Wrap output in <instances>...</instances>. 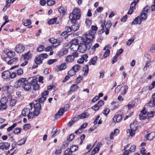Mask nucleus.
Returning <instances> with one entry per match:
<instances>
[{
  "label": "nucleus",
  "instance_id": "37998d69",
  "mask_svg": "<svg viewBox=\"0 0 155 155\" xmlns=\"http://www.w3.org/2000/svg\"><path fill=\"white\" fill-rule=\"evenodd\" d=\"M76 72L72 68L68 72V75L71 77L74 76Z\"/></svg>",
  "mask_w": 155,
  "mask_h": 155
},
{
  "label": "nucleus",
  "instance_id": "1a4fd4ad",
  "mask_svg": "<svg viewBox=\"0 0 155 155\" xmlns=\"http://www.w3.org/2000/svg\"><path fill=\"white\" fill-rule=\"evenodd\" d=\"M147 111L145 108H143V110L141 111V114L139 115V118L140 120H144L147 118Z\"/></svg>",
  "mask_w": 155,
  "mask_h": 155
},
{
  "label": "nucleus",
  "instance_id": "423d86ee",
  "mask_svg": "<svg viewBox=\"0 0 155 155\" xmlns=\"http://www.w3.org/2000/svg\"><path fill=\"white\" fill-rule=\"evenodd\" d=\"M26 78H21L18 79L14 83V86L16 88H18L24 85L25 83L26 82Z\"/></svg>",
  "mask_w": 155,
  "mask_h": 155
},
{
  "label": "nucleus",
  "instance_id": "c03bdc74",
  "mask_svg": "<svg viewBox=\"0 0 155 155\" xmlns=\"http://www.w3.org/2000/svg\"><path fill=\"white\" fill-rule=\"evenodd\" d=\"M8 102V100L5 97H2L0 100L1 104H6Z\"/></svg>",
  "mask_w": 155,
  "mask_h": 155
},
{
  "label": "nucleus",
  "instance_id": "09e8293b",
  "mask_svg": "<svg viewBox=\"0 0 155 155\" xmlns=\"http://www.w3.org/2000/svg\"><path fill=\"white\" fill-rule=\"evenodd\" d=\"M69 142L67 140L63 142L62 146V147L64 148L67 147L68 146Z\"/></svg>",
  "mask_w": 155,
  "mask_h": 155
},
{
  "label": "nucleus",
  "instance_id": "f3484780",
  "mask_svg": "<svg viewBox=\"0 0 155 155\" xmlns=\"http://www.w3.org/2000/svg\"><path fill=\"white\" fill-rule=\"evenodd\" d=\"M27 80L31 85L38 84V80L35 77L29 78Z\"/></svg>",
  "mask_w": 155,
  "mask_h": 155
},
{
  "label": "nucleus",
  "instance_id": "a211bd4d",
  "mask_svg": "<svg viewBox=\"0 0 155 155\" xmlns=\"http://www.w3.org/2000/svg\"><path fill=\"white\" fill-rule=\"evenodd\" d=\"M2 78L4 79H7L10 78V72L8 71H4L2 74Z\"/></svg>",
  "mask_w": 155,
  "mask_h": 155
},
{
  "label": "nucleus",
  "instance_id": "2f4dec72",
  "mask_svg": "<svg viewBox=\"0 0 155 155\" xmlns=\"http://www.w3.org/2000/svg\"><path fill=\"white\" fill-rule=\"evenodd\" d=\"M15 52L12 51H8L7 54V56L9 58H12L15 55Z\"/></svg>",
  "mask_w": 155,
  "mask_h": 155
},
{
  "label": "nucleus",
  "instance_id": "5701e85b",
  "mask_svg": "<svg viewBox=\"0 0 155 155\" xmlns=\"http://www.w3.org/2000/svg\"><path fill=\"white\" fill-rule=\"evenodd\" d=\"M23 58L25 61H27L32 56V54L29 52L25 53L24 55H22Z\"/></svg>",
  "mask_w": 155,
  "mask_h": 155
},
{
  "label": "nucleus",
  "instance_id": "13d9d810",
  "mask_svg": "<svg viewBox=\"0 0 155 155\" xmlns=\"http://www.w3.org/2000/svg\"><path fill=\"white\" fill-rule=\"evenodd\" d=\"M57 61V59H50L48 61L47 63L49 65H51L55 62Z\"/></svg>",
  "mask_w": 155,
  "mask_h": 155
},
{
  "label": "nucleus",
  "instance_id": "ddd939ff",
  "mask_svg": "<svg viewBox=\"0 0 155 155\" xmlns=\"http://www.w3.org/2000/svg\"><path fill=\"white\" fill-rule=\"evenodd\" d=\"M88 58L87 55L85 54L81 56V58H80L77 61L78 62L79 64H82L84 61H87V59Z\"/></svg>",
  "mask_w": 155,
  "mask_h": 155
},
{
  "label": "nucleus",
  "instance_id": "f257e3e1",
  "mask_svg": "<svg viewBox=\"0 0 155 155\" xmlns=\"http://www.w3.org/2000/svg\"><path fill=\"white\" fill-rule=\"evenodd\" d=\"M40 108L39 103H30L27 107L22 110L21 115L24 117L27 116L28 119H32L35 116H37L40 114Z\"/></svg>",
  "mask_w": 155,
  "mask_h": 155
},
{
  "label": "nucleus",
  "instance_id": "f704fd0d",
  "mask_svg": "<svg viewBox=\"0 0 155 155\" xmlns=\"http://www.w3.org/2000/svg\"><path fill=\"white\" fill-rule=\"evenodd\" d=\"M66 61L68 62H71L74 60V57L71 55H69L66 58Z\"/></svg>",
  "mask_w": 155,
  "mask_h": 155
},
{
  "label": "nucleus",
  "instance_id": "412c9836",
  "mask_svg": "<svg viewBox=\"0 0 155 155\" xmlns=\"http://www.w3.org/2000/svg\"><path fill=\"white\" fill-rule=\"evenodd\" d=\"M76 22L75 23H72L73 24L72 26V30L73 32H74L78 30L79 28V24L76 23Z\"/></svg>",
  "mask_w": 155,
  "mask_h": 155
},
{
  "label": "nucleus",
  "instance_id": "9b49d317",
  "mask_svg": "<svg viewBox=\"0 0 155 155\" xmlns=\"http://www.w3.org/2000/svg\"><path fill=\"white\" fill-rule=\"evenodd\" d=\"M155 86V81H153L152 82L151 85L145 87H144L142 89V91H150Z\"/></svg>",
  "mask_w": 155,
  "mask_h": 155
},
{
  "label": "nucleus",
  "instance_id": "6ab92c4d",
  "mask_svg": "<svg viewBox=\"0 0 155 155\" xmlns=\"http://www.w3.org/2000/svg\"><path fill=\"white\" fill-rule=\"evenodd\" d=\"M155 136V132H153L147 134L145 137L147 140H151L153 139Z\"/></svg>",
  "mask_w": 155,
  "mask_h": 155
},
{
  "label": "nucleus",
  "instance_id": "a878e982",
  "mask_svg": "<svg viewBox=\"0 0 155 155\" xmlns=\"http://www.w3.org/2000/svg\"><path fill=\"white\" fill-rule=\"evenodd\" d=\"M50 42L52 44H57V45H59L60 44V42L59 41H58L56 39L54 38H51L49 39Z\"/></svg>",
  "mask_w": 155,
  "mask_h": 155
},
{
  "label": "nucleus",
  "instance_id": "a19ab883",
  "mask_svg": "<svg viewBox=\"0 0 155 155\" xmlns=\"http://www.w3.org/2000/svg\"><path fill=\"white\" fill-rule=\"evenodd\" d=\"M61 147H58L56 150L55 154L56 155H60L61 153Z\"/></svg>",
  "mask_w": 155,
  "mask_h": 155
},
{
  "label": "nucleus",
  "instance_id": "b1692460",
  "mask_svg": "<svg viewBox=\"0 0 155 155\" xmlns=\"http://www.w3.org/2000/svg\"><path fill=\"white\" fill-rule=\"evenodd\" d=\"M57 19V18H54L50 19L48 21V24L49 25H53L54 24H58L59 22H57L56 20Z\"/></svg>",
  "mask_w": 155,
  "mask_h": 155
},
{
  "label": "nucleus",
  "instance_id": "bf43d9fd",
  "mask_svg": "<svg viewBox=\"0 0 155 155\" xmlns=\"http://www.w3.org/2000/svg\"><path fill=\"white\" fill-rule=\"evenodd\" d=\"M23 73V70L21 68H19L17 71V74L18 75H22Z\"/></svg>",
  "mask_w": 155,
  "mask_h": 155
},
{
  "label": "nucleus",
  "instance_id": "680f3d73",
  "mask_svg": "<svg viewBox=\"0 0 155 155\" xmlns=\"http://www.w3.org/2000/svg\"><path fill=\"white\" fill-rule=\"evenodd\" d=\"M65 30L67 33L72 31V27L71 28L70 26H66L65 28Z\"/></svg>",
  "mask_w": 155,
  "mask_h": 155
},
{
  "label": "nucleus",
  "instance_id": "49530a36",
  "mask_svg": "<svg viewBox=\"0 0 155 155\" xmlns=\"http://www.w3.org/2000/svg\"><path fill=\"white\" fill-rule=\"evenodd\" d=\"M72 152L71 151V149L69 148L66 149L64 152V155H71L72 154Z\"/></svg>",
  "mask_w": 155,
  "mask_h": 155
},
{
  "label": "nucleus",
  "instance_id": "393cba45",
  "mask_svg": "<svg viewBox=\"0 0 155 155\" xmlns=\"http://www.w3.org/2000/svg\"><path fill=\"white\" fill-rule=\"evenodd\" d=\"M89 115V114L88 112H84L78 115V116L80 119H84L88 117Z\"/></svg>",
  "mask_w": 155,
  "mask_h": 155
},
{
  "label": "nucleus",
  "instance_id": "39448f33",
  "mask_svg": "<svg viewBox=\"0 0 155 155\" xmlns=\"http://www.w3.org/2000/svg\"><path fill=\"white\" fill-rule=\"evenodd\" d=\"M69 48L73 51H77L78 49V40L77 39H73L69 43Z\"/></svg>",
  "mask_w": 155,
  "mask_h": 155
},
{
  "label": "nucleus",
  "instance_id": "4468645a",
  "mask_svg": "<svg viewBox=\"0 0 155 155\" xmlns=\"http://www.w3.org/2000/svg\"><path fill=\"white\" fill-rule=\"evenodd\" d=\"M23 88L25 91H28L31 88V85L29 83L28 80L26 81V82L25 83L24 85H23Z\"/></svg>",
  "mask_w": 155,
  "mask_h": 155
},
{
  "label": "nucleus",
  "instance_id": "aec40b11",
  "mask_svg": "<svg viewBox=\"0 0 155 155\" xmlns=\"http://www.w3.org/2000/svg\"><path fill=\"white\" fill-rule=\"evenodd\" d=\"M97 57L95 56L92 58L90 60L89 62V65H95L97 63Z\"/></svg>",
  "mask_w": 155,
  "mask_h": 155
},
{
  "label": "nucleus",
  "instance_id": "774afa93",
  "mask_svg": "<svg viewBox=\"0 0 155 155\" xmlns=\"http://www.w3.org/2000/svg\"><path fill=\"white\" fill-rule=\"evenodd\" d=\"M33 88L35 90H37L39 88V85L38 84H35L33 85Z\"/></svg>",
  "mask_w": 155,
  "mask_h": 155
},
{
  "label": "nucleus",
  "instance_id": "7c9ffc66",
  "mask_svg": "<svg viewBox=\"0 0 155 155\" xmlns=\"http://www.w3.org/2000/svg\"><path fill=\"white\" fill-rule=\"evenodd\" d=\"M78 87L76 84H74L71 85L70 88V91H74L77 90Z\"/></svg>",
  "mask_w": 155,
  "mask_h": 155
},
{
  "label": "nucleus",
  "instance_id": "3c124183",
  "mask_svg": "<svg viewBox=\"0 0 155 155\" xmlns=\"http://www.w3.org/2000/svg\"><path fill=\"white\" fill-rule=\"evenodd\" d=\"M45 48L44 45H41L37 48V51L38 52H41L44 51Z\"/></svg>",
  "mask_w": 155,
  "mask_h": 155
},
{
  "label": "nucleus",
  "instance_id": "c756f323",
  "mask_svg": "<svg viewBox=\"0 0 155 155\" xmlns=\"http://www.w3.org/2000/svg\"><path fill=\"white\" fill-rule=\"evenodd\" d=\"M118 107V105L117 103L115 102H112L111 103L110 107L111 109L113 110H114L116 108H117Z\"/></svg>",
  "mask_w": 155,
  "mask_h": 155
},
{
  "label": "nucleus",
  "instance_id": "6e6d98bb",
  "mask_svg": "<svg viewBox=\"0 0 155 155\" xmlns=\"http://www.w3.org/2000/svg\"><path fill=\"white\" fill-rule=\"evenodd\" d=\"M110 54V50L109 49H107L104 53V57L105 58H107Z\"/></svg>",
  "mask_w": 155,
  "mask_h": 155
},
{
  "label": "nucleus",
  "instance_id": "864d4df0",
  "mask_svg": "<svg viewBox=\"0 0 155 155\" xmlns=\"http://www.w3.org/2000/svg\"><path fill=\"white\" fill-rule=\"evenodd\" d=\"M154 112L153 111H150L148 112L147 114V116L148 118L153 117L154 116Z\"/></svg>",
  "mask_w": 155,
  "mask_h": 155
},
{
  "label": "nucleus",
  "instance_id": "58836bf2",
  "mask_svg": "<svg viewBox=\"0 0 155 155\" xmlns=\"http://www.w3.org/2000/svg\"><path fill=\"white\" fill-rule=\"evenodd\" d=\"M26 140L25 138L21 139L18 142L16 143L18 145H21L25 143Z\"/></svg>",
  "mask_w": 155,
  "mask_h": 155
},
{
  "label": "nucleus",
  "instance_id": "72a5a7b5",
  "mask_svg": "<svg viewBox=\"0 0 155 155\" xmlns=\"http://www.w3.org/2000/svg\"><path fill=\"white\" fill-rule=\"evenodd\" d=\"M23 25L25 26H28L31 24V21L30 19H27L23 22Z\"/></svg>",
  "mask_w": 155,
  "mask_h": 155
},
{
  "label": "nucleus",
  "instance_id": "79ce46f5",
  "mask_svg": "<svg viewBox=\"0 0 155 155\" xmlns=\"http://www.w3.org/2000/svg\"><path fill=\"white\" fill-rule=\"evenodd\" d=\"M38 55L39 56V58H40L41 61L43 60L44 58H46L48 57V55L46 54H42Z\"/></svg>",
  "mask_w": 155,
  "mask_h": 155
},
{
  "label": "nucleus",
  "instance_id": "f03ea898",
  "mask_svg": "<svg viewBox=\"0 0 155 155\" xmlns=\"http://www.w3.org/2000/svg\"><path fill=\"white\" fill-rule=\"evenodd\" d=\"M81 16L80 9L78 8H75L72 13L70 15L69 18L71 20L72 23H75L77 19H79Z\"/></svg>",
  "mask_w": 155,
  "mask_h": 155
},
{
  "label": "nucleus",
  "instance_id": "bb28decb",
  "mask_svg": "<svg viewBox=\"0 0 155 155\" xmlns=\"http://www.w3.org/2000/svg\"><path fill=\"white\" fill-rule=\"evenodd\" d=\"M18 59L17 58H14L12 59H10L8 62V64H15L18 61Z\"/></svg>",
  "mask_w": 155,
  "mask_h": 155
},
{
  "label": "nucleus",
  "instance_id": "ea45409f",
  "mask_svg": "<svg viewBox=\"0 0 155 155\" xmlns=\"http://www.w3.org/2000/svg\"><path fill=\"white\" fill-rule=\"evenodd\" d=\"M83 71L85 72L84 74L87 75L89 71L88 65H85L84 67L83 68Z\"/></svg>",
  "mask_w": 155,
  "mask_h": 155
},
{
  "label": "nucleus",
  "instance_id": "4be33fe9",
  "mask_svg": "<svg viewBox=\"0 0 155 155\" xmlns=\"http://www.w3.org/2000/svg\"><path fill=\"white\" fill-rule=\"evenodd\" d=\"M130 128L133 131H135L137 129L138 125L136 122H134L130 125Z\"/></svg>",
  "mask_w": 155,
  "mask_h": 155
},
{
  "label": "nucleus",
  "instance_id": "338daca9",
  "mask_svg": "<svg viewBox=\"0 0 155 155\" xmlns=\"http://www.w3.org/2000/svg\"><path fill=\"white\" fill-rule=\"evenodd\" d=\"M128 88V86L127 85H125L124 86V90L122 92V95H124L126 93V92Z\"/></svg>",
  "mask_w": 155,
  "mask_h": 155
},
{
  "label": "nucleus",
  "instance_id": "8fccbe9b",
  "mask_svg": "<svg viewBox=\"0 0 155 155\" xmlns=\"http://www.w3.org/2000/svg\"><path fill=\"white\" fill-rule=\"evenodd\" d=\"M74 137V134H70L69 137L67 138V140L69 142L71 141Z\"/></svg>",
  "mask_w": 155,
  "mask_h": 155
},
{
  "label": "nucleus",
  "instance_id": "9d476101",
  "mask_svg": "<svg viewBox=\"0 0 155 155\" xmlns=\"http://www.w3.org/2000/svg\"><path fill=\"white\" fill-rule=\"evenodd\" d=\"M10 143L8 142H1L0 143V149L4 150L5 149L7 150L9 149Z\"/></svg>",
  "mask_w": 155,
  "mask_h": 155
},
{
  "label": "nucleus",
  "instance_id": "20e7f679",
  "mask_svg": "<svg viewBox=\"0 0 155 155\" xmlns=\"http://www.w3.org/2000/svg\"><path fill=\"white\" fill-rule=\"evenodd\" d=\"M92 45L91 43H87L85 41L83 43H80L79 45L78 49L81 53L85 52L87 49H89Z\"/></svg>",
  "mask_w": 155,
  "mask_h": 155
},
{
  "label": "nucleus",
  "instance_id": "4c0bfd02",
  "mask_svg": "<svg viewBox=\"0 0 155 155\" xmlns=\"http://www.w3.org/2000/svg\"><path fill=\"white\" fill-rule=\"evenodd\" d=\"M72 68L76 72H77L80 69L81 66L78 64H77L72 67Z\"/></svg>",
  "mask_w": 155,
  "mask_h": 155
},
{
  "label": "nucleus",
  "instance_id": "69168bd1",
  "mask_svg": "<svg viewBox=\"0 0 155 155\" xmlns=\"http://www.w3.org/2000/svg\"><path fill=\"white\" fill-rule=\"evenodd\" d=\"M154 105V103L153 100H151L148 103L147 106L150 107H152Z\"/></svg>",
  "mask_w": 155,
  "mask_h": 155
},
{
  "label": "nucleus",
  "instance_id": "0e129e2a",
  "mask_svg": "<svg viewBox=\"0 0 155 155\" xmlns=\"http://www.w3.org/2000/svg\"><path fill=\"white\" fill-rule=\"evenodd\" d=\"M46 97H45L41 96V97L39 99V102L40 103H43L46 100Z\"/></svg>",
  "mask_w": 155,
  "mask_h": 155
},
{
  "label": "nucleus",
  "instance_id": "f8f14e48",
  "mask_svg": "<svg viewBox=\"0 0 155 155\" xmlns=\"http://www.w3.org/2000/svg\"><path fill=\"white\" fill-rule=\"evenodd\" d=\"M2 89L3 91H6L7 93L10 94L12 93L13 92V87L11 86L5 85L2 87Z\"/></svg>",
  "mask_w": 155,
  "mask_h": 155
},
{
  "label": "nucleus",
  "instance_id": "052dcab7",
  "mask_svg": "<svg viewBox=\"0 0 155 155\" xmlns=\"http://www.w3.org/2000/svg\"><path fill=\"white\" fill-rule=\"evenodd\" d=\"M110 112V109L109 108H107L105 109L103 112V114L105 115L106 116H107L108 114Z\"/></svg>",
  "mask_w": 155,
  "mask_h": 155
},
{
  "label": "nucleus",
  "instance_id": "4d7b16f0",
  "mask_svg": "<svg viewBox=\"0 0 155 155\" xmlns=\"http://www.w3.org/2000/svg\"><path fill=\"white\" fill-rule=\"evenodd\" d=\"M83 77L81 76H79L76 79V82L77 84H79L81 81H82L83 79Z\"/></svg>",
  "mask_w": 155,
  "mask_h": 155
},
{
  "label": "nucleus",
  "instance_id": "603ef678",
  "mask_svg": "<svg viewBox=\"0 0 155 155\" xmlns=\"http://www.w3.org/2000/svg\"><path fill=\"white\" fill-rule=\"evenodd\" d=\"M7 106L6 104H1L0 105V110H3L7 109Z\"/></svg>",
  "mask_w": 155,
  "mask_h": 155
},
{
  "label": "nucleus",
  "instance_id": "473e14b6",
  "mask_svg": "<svg viewBox=\"0 0 155 155\" xmlns=\"http://www.w3.org/2000/svg\"><path fill=\"white\" fill-rule=\"evenodd\" d=\"M39 56L37 55L35 57V62L37 64H41L42 63V61L41 60L40 58H39Z\"/></svg>",
  "mask_w": 155,
  "mask_h": 155
},
{
  "label": "nucleus",
  "instance_id": "5fc2aeb1",
  "mask_svg": "<svg viewBox=\"0 0 155 155\" xmlns=\"http://www.w3.org/2000/svg\"><path fill=\"white\" fill-rule=\"evenodd\" d=\"M31 127V125L29 124H25L23 126V129L25 131L27 130Z\"/></svg>",
  "mask_w": 155,
  "mask_h": 155
},
{
  "label": "nucleus",
  "instance_id": "e2e57ef3",
  "mask_svg": "<svg viewBox=\"0 0 155 155\" xmlns=\"http://www.w3.org/2000/svg\"><path fill=\"white\" fill-rule=\"evenodd\" d=\"M85 23H86L87 26H89L91 25V22L90 20L88 18H87L86 19V20L85 21Z\"/></svg>",
  "mask_w": 155,
  "mask_h": 155
},
{
  "label": "nucleus",
  "instance_id": "6e6552de",
  "mask_svg": "<svg viewBox=\"0 0 155 155\" xmlns=\"http://www.w3.org/2000/svg\"><path fill=\"white\" fill-rule=\"evenodd\" d=\"M94 33L93 32L92 34L89 32L86 36V38L85 41L87 43H91V41L94 38Z\"/></svg>",
  "mask_w": 155,
  "mask_h": 155
},
{
  "label": "nucleus",
  "instance_id": "dca6fc26",
  "mask_svg": "<svg viewBox=\"0 0 155 155\" xmlns=\"http://www.w3.org/2000/svg\"><path fill=\"white\" fill-rule=\"evenodd\" d=\"M66 68V64L65 63H63L60 65L57 66L55 68V70L57 71H62L65 69Z\"/></svg>",
  "mask_w": 155,
  "mask_h": 155
},
{
  "label": "nucleus",
  "instance_id": "2eb2a0df",
  "mask_svg": "<svg viewBox=\"0 0 155 155\" xmlns=\"http://www.w3.org/2000/svg\"><path fill=\"white\" fill-rule=\"evenodd\" d=\"M122 119V116L120 115H116L113 118V122L115 123H118L120 122Z\"/></svg>",
  "mask_w": 155,
  "mask_h": 155
},
{
  "label": "nucleus",
  "instance_id": "de8ad7c7",
  "mask_svg": "<svg viewBox=\"0 0 155 155\" xmlns=\"http://www.w3.org/2000/svg\"><path fill=\"white\" fill-rule=\"evenodd\" d=\"M17 124L16 123H14L12 126L8 127L7 129V131L8 132H10V131L12 130L16 126Z\"/></svg>",
  "mask_w": 155,
  "mask_h": 155
},
{
  "label": "nucleus",
  "instance_id": "e433bc0d",
  "mask_svg": "<svg viewBox=\"0 0 155 155\" xmlns=\"http://www.w3.org/2000/svg\"><path fill=\"white\" fill-rule=\"evenodd\" d=\"M21 129L19 127H17L14 130V133L15 134H18L21 133Z\"/></svg>",
  "mask_w": 155,
  "mask_h": 155
},
{
  "label": "nucleus",
  "instance_id": "a18cd8bd",
  "mask_svg": "<svg viewBox=\"0 0 155 155\" xmlns=\"http://www.w3.org/2000/svg\"><path fill=\"white\" fill-rule=\"evenodd\" d=\"M55 2L53 0H48L47 1V4L48 6H52L55 4Z\"/></svg>",
  "mask_w": 155,
  "mask_h": 155
},
{
  "label": "nucleus",
  "instance_id": "0eeeda50",
  "mask_svg": "<svg viewBox=\"0 0 155 155\" xmlns=\"http://www.w3.org/2000/svg\"><path fill=\"white\" fill-rule=\"evenodd\" d=\"M25 49L24 46L21 44L17 45L15 48V51L18 53L23 52Z\"/></svg>",
  "mask_w": 155,
  "mask_h": 155
},
{
  "label": "nucleus",
  "instance_id": "c9c22d12",
  "mask_svg": "<svg viewBox=\"0 0 155 155\" xmlns=\"http://www.w3.org/2000/svg\"><path fill=\"white\" fill-rule=\"evenodd\" d=\"M78 147L77 145H73L71 146L70 149L72 153L76 151L78 149Z\"/></svg>",
  "mask_w": 155,
  "mask_h": 155
},
{
  "label": "nucleus",
  "instance_id": "7ed1b4c3",
  "mask_svg": "<svg viewBox=\"0 0 155 155\" xmlns=\"http://www.w3.org/2000/svg\"><path fill=\"white\" fill-rule=\"evenodd\" d=\"M147 18V15L145 12H142L140 16H138L131 22V25L140 24L141 23L142 20L145 21Z\"/></svg>",
  "mask_w": 155,
  "mask_h": 155
},
{
  "label": "nucleus",
  "instance_id": "c85d7f7f",
  "mask_svg": "<svg viewBox=\"0 0 155 155\" xmlns=\"http://www.w3.org/2000/svg\"><path fill=\"white\" fill-rule=\"evenodd\" d=\"M58 12L60 13L62 15H64V14L66 13V10L63 7L61 6L58 8Z\"/></svg>",
  "mask_w": 155,
  "mask_h": 155
},
{
  "label": "nucleus",
  "instance_id": "cd10ccee",
  "mask_svg": "<svg viewBox=\"0 0 155 155\" xmlns=\"http://www.w3.org/2000/svg\"><path fill=\"white\" fill-rule=\"evenodd\" d=\"M127 134H128V135L129 136L132 137L134 136L135 134V131H133L131 129H128L127 130Z\"/></svg>",
  "mask_w": 155,
  "mask_h": 155
}]
</instances>
